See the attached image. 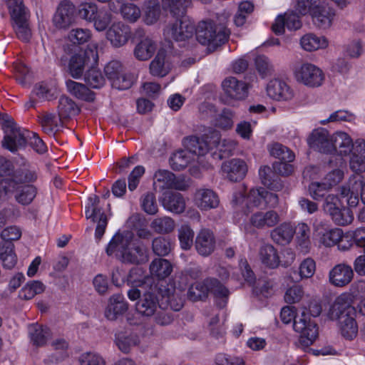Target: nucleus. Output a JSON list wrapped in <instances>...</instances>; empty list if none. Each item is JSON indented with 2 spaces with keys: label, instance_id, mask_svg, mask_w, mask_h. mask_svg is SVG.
<instances>
[{
  "label": "nucleus",
  "instance_id": "obj_1",
  "mask_svg": "<svg viewBox=\"0 0 365 365\" xmlns=\"http://www.w3.org/2000/svg\"><path fill=\"white\" fill-rule=\"evenodd\" d=\"M246 188L244 185L238 187L232 197V205L235 210V220L246 232H251L250 226L241 223L244 216H247L255 208H263L266 206L275 207L278 204V197L276 194L268 192L264 188L250 190L249 194L245 196Z\"/></svg>",
  "mask_w": 365,
  "mask_h": 365
},
{
  "label": "nucleus",
  "instance_id": "obj_2",
  "mask_svg": "<svg viewBox=\"0 0 365 365\" xmlns=\"http://www.w3.org/2000/svg\"><path fill=\"white\" fill-rule=\"evenodd\" d=\"M106 252L108 255H115L126 263L140 264L148 261V250L130 231L117 232L110 240Z\"/></svg>",
  "mask_w": 365,
  "mask_h": 365
},
{
  "label": "nucleus",
  "instance_id": "obj_3",
  "mask_svg": "<svg viewBox=\"0 0 365 365\" xmlns=\"http://www.w3.org/2000/svg\"><path fill=\"white\" fill-rule=\"evenodd\" d=\"M185 150L193 157L195 155H204L210 150L217 148L222 155H229L235 148V143L224 140L220 142V133L219 131L208 128L205 130L202 138L190 136L184 140Z\"/></svg>",
  "mask_w": 365,
  "mask_h": 365
},
{
  "label": "nucleus",
  "instance_id": "obj_4",
  "mask_svg": "<svg viewBox=\"0 0 365 365\" xmlns=\"http://www.w3.org/2000/svg\"><path fill=\"white\" fill-rule=\"evenodd\" d=\"M5 127V137L3 146L11 152L25 145L26 142L33 149L39 153L46 151V145L43 141L34 133L29 130H21L16 128L13 122L7 121Z\"/></svg>",
  "mask_w": 365,
  "mask_h": 365
},
{
  "label": "nucleus",
  "instance_id": "obj_5",
  "mask_svg": "<svg viewBox=\"0 0 365 365\" xmlns=\"http://www.w3.org/2000/svg\"><path fill=\"white\" fill-rule=\"evenodd\" d=\"M197 41L209 49H215L225 43L229 36L227 29L222 25H217L212 21H202L195 28Z\"/></svg>",
  "mask_w": 365,
  "mask_h": 365
},
{
  "label": "nucleus",
  "instance_id": "obj_6",
  "mask_svg": "<svg viewBox=\"0 0 365 365\" xmlns=\"http://www.w3.org/2000/svg\"><path fill=\"white\" fill-rule=\"evenodd\" d=\"M76 13L82 20L92 23L96 31H105L110 24L113 16L106 11L100 10L93 1H82L76 9Z\"/></svg>",
  "mask_w": 365,
  "mask_h": 365
},
{
  "label": "nucleus",
  "instance_id": "obj_7",
  "mask_svg": "<svg viewBox=\"0 0 365 365\" xmlns=\"http://www.w3.org/2000/svg\"><path fill=\"white\" fill-rule=\"evenodd\" d=\"M98 61L97 45H89L86 49H80L71 56L68 64V73L73 78L79 79L86 69L97 65Z\"/></svg>",
  "mask_w": 365,
  "mask_h": 365
},
{
  "label": "nucleus",
  "instance_id": "obj_8",
  "mask_svg": "<svg viewBox=\"0 0 365 365\" xmlns=\"http://www.w3.org/2000/svg\"><path fill=\"white\" fill-rule=\"evenodd\" d=\"M13 29L17 37L22 41H29L31 31L28 21V13L22 0H6Z\"/></svg>",
  "mask_w": 365,
  "mask_h": 365
},
{
  "label": "nucleus",
  "instance_id": "obj_9",
  "mask_svg": "<svg viewBox=\"0 0 365 365\" xmlns=\"http://www.w3.org/2000/svg\"><path fill=\"white\" fill-rule=\"evenodd\" d=\"M208 292H212L217 300H221V302H218L219 306L222 307L225 305L229 291L215 279H207L205 282H197L192 284L189 288L187 297L190 300L196 301L205 297Z\"/></svg>",
  "mask_w": 365,
  "mask_h": 365
},
{
  "label": "nucleus",
  "instance_id": "obj_10",
  "mask_svg": "<svg viewBox=\"0 0 365 365\" xmlns=\"http://www.w3.org/2000/svg\"><path fill=\"white\" fill-rule=\"evenodd\" d=\"M195 34L194 22L187 16H182L180 19L169 23L163 30L164 37L170 41L185 42L193 39Z\"/></svg>",
  "mask_w": 365,
  "mask_h": 365
},
{
  "label": "nucleus",
  "instance_id": "obj_11",
  "mask_svg": "<svg viewBox=\"0 0 365 365\" xmlns=\"http://www.w3.org/2000/svg\"><path fill=\"white\" fill-rule=\"evenodd\" d=\"M322 209L337 225L346 226L354 220V214L350 207L341 206L340 200L336 195L329 194L327 196Z\"/></svg>",
  "mask_w": 365,
  "mask_h": 365
},
{
  "label": "nucleus",
  "instance_id": "obj_12",
  "mask_svg": "<svg viewBox=\"0 0 365 365\" xmlns=\"http://www.w3.org/2000/svg\"><path fill=\"white\" fill-rule=\"evenodd\" d=\"M295 80L307 87L317 88L322 85L324 73L317 66L305 62L296 65L293 69Z\"/></svg>",
  "mask_w": 365,
  "mask_h": 365
},
{
  "label": "nucleus",
  "instance_id": "obj_13",
  "mask_svg": "<svg viewBox=\"0 0 365 365\" xmlns=\"http://www.w3.org/2000/svg\"><path fill=\"white\" fill-rule=\"evenodd\" d=\"M294 331L299 334V344L303 349L308 348L318 336V327L310 317L303 312L294 322Z\"/></svg>",
  "mask_w": 365,
  "mask_h": 365
},
{
  "label": "nucleus",
  "instance_id": "obj_14",
  "mask_svg": "<svg viewBox=\"0 0 365 365\" xmlns=\"http://www.w3.org/2000/svg\"><path fill=\"white\" fill-rule=\"evenodd\" d=\"M85 209L86 218L97 222L95 235L97 239H101L105 232L108 219L101 211L98 197L95 195L89 196Z\"/></svg>",
  "mask_w": 365,
  "mask_h": 365
},
{
  "label": "nucleus",
  "instance_id": "obj_15",
  "mask_svg": "<svg viewBox=\"0 0 365 365\" xmlns=\"http://www.w3.org/2000/svg\"><path fill=\"white\" fill-rule=\"evenodd\" d=\"M36 179L37 173L34 170L22 168L15 171L12 177L3 179L1 186L5 195H9L14 192L16 185L31 184Z\"/></svg>",
  "mask_w": 365,
  "mask_h": 365
},
{
  "label": "nucleus",
  "instance_id": "obj_16",
  "mask_svg": "<svg viewBox=\"0 0 365 365\" xmlns=\"http://www.w3.org/2000/svg\"><path fill=\"white\" fill-rule=\"evenodd\" d=\"M335 12L327 0H317L313 4L312 18L314 24L319 28L327 29L331 27L334 21Z\"/></svg>",
  "mask_w": 365,
  "mask_h": 365
},
{
  "label": "nucleus",
  "instance_id": "obj_17",
  "mask_svg": "<svg viewBox=\"0 0 365 365\" xmlns=\"http://www.w3.org/2000/svg\"><path fill=\"white\" fill-rule=\"evenodd\" d=\"M267 96L277 101H289L294 97V91L284 81L274 78L269 81L266 87Z\"/></svg>",
  "mask_w": 365,
  "mask_h": 365
},
{
  "label": "nucleus",
  "instance_id": "obj_18",
  "mask_svg": "<svg viewBox=\"0 0 365 365\" xmlns=\"http://www.w3.org/2000/svg\"><path fill=\"white\" fill-rule=\"evenodd\" d=\"M106 30L107 40L115 48L123 46L130 38V28L121 21L110 24Z\"/></svg>",
  "mask_w": 365,
  "mask_h": 365
},
{
  "label": "nucleus",
  "instance_id": "obj_19",
  "mask_svg": "<svg viewBox=\"0 0 365 365\" xmlns=\"http://www.w3.org/2000/svg\"><path fill=\"white\" fill-rule=\"evenodd\" d=\"M247 171V163L240 158H232L225 161L221 167L222 175L232 182L242 180L246 176Z\"/></svg>",
  "mask_w": 365,
  "mask_h": 365
},
{
  "label": "nucleus",
  "instance_id": "obj_20",
  "mask_svg": "<svg viewBox=\"0 0 365 365\" xmlns=\"http://www.w3.org/2000/svg\"><path fill=\"white\" fill-rule=\"evenodd\" d=\"M362 187V177L353 176L349 178L347 183L341 186L339 194L349 207H355L359 202V194Z\"/></svg>",
  "mask_w": 365,
  "mask_h": 365
},
{
  "label": "nucleus",
  "instance_id": "obj_21",
  "mask_svg": "<svg viewBox=\"0 0 365 365\" xmlns=\"http://www.w3.org/2000/svg\"><path fill=\"white\" fill-rule=\"evenodd\" d=\"M172 66L170 53L164 48H160L150 63V73L153 76L162 78L170 71Z\"/></svg>",
  "mask_w": 365,
  "mask_h": 365
},
{
  "label": "nucleus",
  "instance_id": "obj_22",
  "mask_svg": "<svg viewBox=\"0 0 365 365\" xmlns=\"http://www.w3.org/2000/svg\"><path fill=\"white\" fill-rule=\"evenodd\" d=\"M154 186L160 190L175 189L185 190L187 184L179 178H176L174 174L166 170H159L154 175Z\"/></svg>",
  "mask_w": 365,
  "mask_h": 365
},
{
  "label": "nucleus",
  "instance_id": "obj_23",
  "mask_svg": "<svg viewBox=\"0 0 365 365\" xmlns=\"http://www.w3.org/2000/svg\"><path fill=\"white\" fill-rule=\"evenodd\" d=\"M309 145L321 153L332 152V135L325 128L314 130L307 138Z\"/></svg>",
  "mask_w": 365,
  "mask_h": 365
},
{
  "label": "nucleus",
  "instance_id": "obj_24",
  "mask_svg": "<svg viewBox=\"0 0 365 365\" xmlns=\"http://www.w3.org/2000/svg\"><path fill=\"white\" fill-rule=\"evenodd\" d=\"M76 7L70 2L61 3L53 17V23L56 28L67 29L75 23Z\"/></svg>",
  "mask_w": 365,
  "mask_h": 365
},
{
  "label": "nucleus",
  "instance_id": "obj_25",
  "mask_svg": "<svg viewBox=\"0 0 365 365\" xmlns=\"http://www.w3.org/2000/svg\"><path fill=\"white\" fill-rule=\"evenodd\" d=\"M354 277V271L350 265L341 263L335 265L329 272V283L336 287L348 285Z\"/></svg>",
  "mask_w": 365,
  "mask_h": 365
},
{
  "label": "nucleus",
  "instance_id": "obj_26",
  "mask_svg": "<svg viewBox=\"0 0 365 365\" xmlns=\"http://www.w3.org/2000/svg\"><path fill=\"white\" fill-rule=\"evenodd\" d=\"M301 26L299 16L293 11H288L277 16L272 28L274 34L282 35L284 33L285 28L289 31H295L299 29Z\"/></svg>",
  "mask_w": 365,
  "mask_h": 365
},
{
  "label": "nucleus",
  "instance_id": "obj_27",
  "mask_svg": "<svg viewBox=\"0 0 365 365\" xmlns=\"http://www.w3.org/2000/svg\"><path fill=\"white\" fill-rule=\"evenodd\" d=\"M222 87L227 98L230 100H242L248 94V85L234 77L225 78L222 83Z\"/></svg>",
  "mask_w": 365,
  "mask_h": 365
},
{
  "label": "nucleus",
  "instance_id": "obj_28",
  "mask_svg": "<svg viewBox=\"0 0 365 365\" xmlns=\"http://www.w3.org/2000/svg\"><path fill=\"white\" fill-rule=\"evenodd\" d=\"M354 296L351 292H343L339 295L331 305L327 317L331 320L341 319L342 316H347L345 313L353 304Z\"/></svg>",
  "mask_w": 365,
  "mask_h": 365
},
{
  "label": "nucleus",
  "instance_id": "obj_29",
  "mask_svg": "<svg viewBox=\"0 0 365 365\" xmlns=\"http://www.w3.org/2000/svg\"><path fill=\"white\" fill-rule=\"evenodd\" d=\"M193 202L201 211L215 209L220 205L218 195L212 190L207 188L197 190L194 194Z\"/></svg>",
  "mask_w": 365,
  "mask_h": 365
},
{
  "label": "nucleus",
  "instance_id": "obj_30",
  "mask_svg": "<svg viewBox=\"0 0 365 365\" xmlns=\"http://www.w3.org/2000/svg\"><path fill=\"white\" fill-rule=\"evenodd\" d=\"M319 242L327 247H331L335 245L340 251H346V249L342 248L346 238V232L340 228H332L326 230L324 232L319 233Z\"/></svg>",
  "mask_w": 365,
  "mask_h": 365
},
{
  "label": "nucleus",
  "instance_id": "obj_31",
  "mask_svg": "<svg viewBox=\"0 0 365 365\" xmlns=\"http://www.w3.org/2000/svg\"><path fill=\"white\" fill-rule=\"evenodd\" d=\"M299 43L304 51L314 52L327 49L329 46V41L324 36L308 33L301 37Z\"/></svg>",
  "mask_w": 365,
  "mask_h": 365
},
{
  "label": "nucleus",
  "instance_id": "obj_32",
  "mask_svg": "<svg viewBox=\"0 0 365 365\" xmlns=\"http://www.w3.org/2000/svg\"><path fill=\"white\" fill-rule=\"evenodd\" d=\"M128 304L120 294L112 295L105 311V316L109 320H115L128 309Z\"/></svg>",
  "mask_w": 365,
  "mask_h": 365
},
{
  "label": "nucleus",
  "instance_id": "obj_33",
  "mask_svg": "<svg viewBox=\"0 0 365 365\" xmlns=\"http://www.w3.org/2000/svg\"><path fill=\"white\" fill-rule=\"evenodd\" d=\"M163 207L168 211L180 214L185 209V201L180 193L166 191L160 200Z\"/></svg>",
  "mask_w": 365,
  "mask_h": 365
},
{
  "label": "nucleus",
  "instance_id": "obj_34",
  "mask_svg": "<svg viewBox=\"0 0 365 365\" xmlns=\"http://www.w3.org/2000/svg\"><path fill=\"white\" fill-rule=\"evenodd\" d=\"M115 343L118 349L129 353L133 349L139 346L140 339L138 334L132 331H120L115 334Z\"/></svg>",
  "mask_w": 365,
  "mask_h": 365
},
{
  "label": "nucleus",
  "instance_id": "obj_35",
  "mask_svg": "<svg viewBox=\"0 0 365 365\" xmlns=\"http://www.w3.org/2000/svg\"><path fill=\"white\" fill-rule=\"evenodd\" d=\"M66 86L67 91L79 100L91 102L95 99V93L81 83L73 80H67Z\"/></svg>",
  "mask_w": 365,
  "mask_h": 365
},
{
  "label": "nucleus",
  "instance_id": "obj_36",
  "mask_svg": "<svg viewBox=\"0 0 365 365\" xmlns=\"http://www.w3.org/2000/svg\"><path fill=\"white\" fill-rule=\"evenodd\" d=\"M354 147L352 139L346 133L339 131L332 135V151L347 155Z\"/></svg>",
  "mask_w": 365,
  "mask_h": 365
},
{
  "label": "nucleus",
  "instance_id": "obj_37",
  "mask_svg": "<svg viewBox=\"0 0 365 365\" xmlns=\"http://www.w3.org/2000/svg\"><path fill=\"white\" fill-rule=\"evenodd\" d=\"M344 245L341 246L346 251L349 250L354 245L362 248L365 252V227H359L346 232Z\"/></svg>",
  "mask_w": 365,
  "mask_h": 365
},
{
  "label": "nucleus",
  "instance_id": "obj_38",
  "mask_svg": "<svg viewBox=\"0 0 365 365\" xmlns=\"http://www.w3.org/2000/svg\"><path fill=\"white\" fill-rule=\"evenodd\" d=\"M195 247L201 255L211 254L215 248V240L212 232L208 230H202L197 236Z\"/></svg>",
  "mask_w": 365,
  "mask_h": 365
},
{
  "label": "nucleus",
  "instance_id": "obj_39",
  "mask_svg": "<svg viewBox=\"0 0 365 365\" xmlns=\"http://www.w3.org/2000/svg\"><path fill=\"white\" fill-rule=\"evenodd\" d=\"M297 247L301 252L307 254L311 247L310 229L307 224L299 222L294 229Z\"/></svg>",
  "mask_w": 365,
  "mask_h": 365
},
{
  "label": "nucleus",
  "instance_id": "obj_40",
  "mask_svg": "<svg viewBox=\"0 0 365 365\" xmlns=\"http://www.w3.org/2000/svg\"><path fill=\"white\" fill-rule=\"evenodd\" d=\"M349 163L350 168L354 172L365 171V141H356Z\"/></svg>",
  "mask_w": 365,
  "mask_h": 365
},
{
  "label": "nucleus",
  "instance_id": "obj_41",
  "mask_svg": "<svg viewBox=\"0 0 365 365\" xmlns=\"http://www.w3.org/2000/svg\"><path fill=\"white\" fill-rule=\"evenodd\" d=\"M279 217L274 211H268L265 213L256 212L250 218V223L257 228L273 227L278 223Z\"/></svg>",
  "mask_w": 365,
  "mask_h": 365
},
{
  "label": "nucleus",
  "instance_id": "obj_42",
  "mask_svg": "<svg viewBox=\"0 0 365 365\" xmlns=\"http://www.w3.org/2000/svg\"><path fill=\"white\" fill-rule=\"evenodd\" d=\"M156 50V44L149 37L143 38L134 48V56L139 61H147L151 58Z\"/></svg>",
  "mask_w": 365,
  "mask_h": 365
},
{
  "label": "nucleus",
  "instance_id": "obj_43",
  "mask_svg": "<svg viewBox=\"0 0 365 365\" xmlns=\"http://www.w3.org/2000/svg\"><path fill=\"white\" fill-rule=\"evenodd\" d=\"M11 242H3L0 244V261L6 269H12L17 263V256Z\"/></svg>",
  "mask_w": 365,
  "mask_h": 365
},
{
  "label": "nucleus",
  "instance_id": "obj_44",
  "mask_svg": "<svg viewBox=\"0 0 365 365\" xmlns=\"http://www.w3.org/2000/svg\"><path fill=\"white\" fill-rule=\"evenodd\" d=\"M294 229L289 223H283L271 232L272 240L277 244L285 245L289 244L294 236Z\"/></svg>",
  "mask_w": 365,
  "mask_h": 365
},
{
  "label": "nucleus",
  "instance_id": "obj_45",
  "mask_svg": "<svg viewBox=\"0 0 365 365\" xmlns=\"http://www.w3.org/2000/svg\"><path fill=\"white\" fill-rule=\"evenodd\" d=\"M29 336L32 343L38 346H43L51 336V330L40 324H32L29 327Z\"/></svg>",
  "mask_w": 365,
  "mask_h": 365
},
{
  "label": "nucleus",
  "instance_id": "obj_46",
  "mask_svg": "<svg viewBox=\"0 0 365 365\" xmlns=\"http://www.w3.org/2000/svg\"><path fill=\"white\" fill-rule=\"evenodd\" d=\"M156 309V297L150 292L144 294L143 298L136 304V312L142 316H152Z\"/></svg>",
  "mask_w": 365,
  "mask_h": 365
},
{
  "label": "nucleus",
  "instance_id": "obj_47",
  "mask_svg": "<svg viewBox=\"0 0 365 365\" xmlns=\"http://www.w3.org/2000/svg\"><path fill=\"white\" fill-rule=\"evenodd\" d=\"M173 267L170 262L165 259L157 258L152 261L150 265V274L159 279L168 277L172 272Z\"/></svg>",
  "mask_w": 365,
  "mask_h": 365
},
{
  "label": "nucleus",
  "instance_id": "obj_48",
  "mask_svg": "<svg viewBox=\"0 0 365 365\" xmlns=\"http://www.w3.org/2000/svg\"><path fill=\"white\" fill-rule=\"evenodd\" d=\"M339 329L341 336L347 339L352 340L358 334V325L356 320L350 316H342L339 321Z\"/></svg>",
  "mask_w": 365,
  "mask_h": 365
},
{
  "label": "nucleus",
  "instance_id": "obj_49",
  "mask_svg": "<svg viewBox=\"0 0 365 365\" xmlns=\"http://www.w3.org/2000/svg\"><path fill=\"white\" fill-rule=\"evenodd\" d=\"M15 198L21 205L30 204L36 197L37 190L32 184L18 185L14 190Z\"/></svg>",
  "mask_w": 365,
  "mask_h": 365
},
{
  "label": "nucleus",
  "instance_id": "obj_50",
  "mask_svg": "<svg viewBox=\"0 0 365 365\" xmlns=\"http://www.w3.org/2000/svg\"><path fill=\"white\" fill-rule=\"evenodd\" d=\"M259 257L262 264L269 268H276L280 263L277 250L271 245H264L261 247Z\"/></svg>",
  "mask_w": 365,
  "mask_h": 365
},
{
  "label": "nucleus",
  "instance_id": "obj_51",
  "mask_svg": "<svg viewBox=\"0 0 365 365\" xmlns=\"http://www.w3.org/2000/svg\"><path fill=\"white\" fill-rule=\"evenodd\" d=\"M79 112L76 103L66 96L60 98L58 106V113L60 119L68 118L76 115Z\"/></svg>",
  "mask_w": 365,
  "mask_h": 365
},
{
  "label": "nucleus",
  "instance_id": "obj_52",
  "mask_svg": "<svg viewBox=\"0 0 365 365\" xmlns=\"http://www.w3.org/2000/svg\"><path fill=\"white\" fill-rule=\"evenodd\" d=\"M336 165L337 168L329 171L324 179L330 188L339 184L344 177L346 162L340 158L337 160Z\"/></svg>",
  "mask_w": 365,
  "mask_h": 365
},
{
  "label": "nucleus",
  "instance_id": "obj_53",
  "mask_svg": "<svg viewBox=\"0 0 365 365\" xmlns=\"http://www.w3.org/2000/svg\"><path fill=\"white\" fill-rule=\"evenodd\" d=\"M45 290L44 284L37 280L27 282L20 290L19 297L25 300H30L36 295L43 293Z\"/></svg>",
  "mask_w": 365,
  "mask_h": 365
},
{
  "label": "nucleus",
  "instance_id": "obj_54",
  "mask_svg": "<svg viewBox=\"0 0 365 365\" xmlns=\"http://www.w3.org/2000/svg\"><path fill=\"white\" fill-rule=\"evenodd\" d=\"M144 21L151 25L157 22L160 15V6L158 0H148L144 5Z\"/></svg>",
  "mask_w": 365,
  "mask_h": 365
},
{
  "label": "nucleus",
  "instance_id": "obj_55",
  "mask_svg": "<svg viewBox=\"0 0 365 365\" xmlns=\"http://www.w3.org/2000/svg\"><path fill=\"white\" fill-rule=\"evenodd\" d=\"M356 119V115L345 109L337 110L333 113H331L329 116L324 120L320 121V124L326 125L329 123H337V122H349V123H354Z\"/></svg>",
  "mask_w": 365,
  "mask_h": 365
},
{
  "label": "nucleus",
  "instance_id": "obj_56",
  "mask_svg": "<svg viewBox=\"0 0 365 365\" xmlns=\"http://www.w3.org/2000/svg\"><path fill=\"white\" fill-rule=\"evenodd\" d=\"M96 66H93L87 70L84 76V80L91 87L100 88L104 86L106 79Z\"/></svg>",
  "mask_w": 365,
  "mask_h": 365
},
{
  "label": "nucleus",
  "instance_id": "obj_57",
  "mask_svg": "<svg viewBox=\"0 0 365 365\" xmlns=\"http://www.w3.org/2000/svg\"><path fill=\"white\" fill-rule=\"evenodd\" d=\"M235 113L225 108L214 119L213 125L224 130L231 129L234 125Z\"/></svg>",
  "mask_w": 365,
  "mask_h": 365
},
{
  "label": "nucleus",
  "instance_id": "obj_58",
  "mask_svg": "<svg viewBox=\"0 0 365 365\" xmlns=\"http://www.w3.org/2000/svg\"><path fill=\"white\" fill-rule=\"evenodd\" d=\"M192 159L193 157L185 149L175 153L170 159V164L173 169L180 170L185 168Z\"/></svg>",
  "mask_w": 365,
  "mask_h": 365
},
{
  "label": "nucleus",
  "instance_id": "obj_59",
  "mask_svg": "<svg viewBox=\"0 0 365 365\" xmlns=\"http://www.w3.org/2000/svg\"><path fill=\"white\" fill-rule=\"evenodd\" d=\"M119 12L122 18L130 23H134L140 17V8L133 3H123L121 4Z\"/></svg>",
  "mask_w": 365,
  "mask_h": 365
},
{
  "label": "nucleus",
  "instance_id": "obj_60",
  "mask_svg": "<svg viewBox=\"0 0 365 365\" xmlns=\"http://www.w3.org/2000/svg\"><path fill=\"white\" fill-rule=\"evenodd\" d=\"M92 37V32L88 29L76 28L68 34V39L73 44L81 45L88 42Z\"/></svg>",
  "mask_w": 365,
  "mask_h": 365
},
{
  "label": "nucleus",
  "instance_id": "obj_61",
  "mask_svg": "<svg viewBox=\"0 0 365 365\" xmlns=\"http://www.w3.org/2000/svg\"><path fill=\"white\" fill-rule=\"evenodd\" d=\"M259 175L262 183L271 190L278 191L281 185L272 179L273 172L268 166H262L259 170Z\"/></svg>",
  "mask_w": 365,
  "mask_h": 365
},
{
  "label": "nucleus",
  "instance_id": "obj_62",
  "mask_svg": "<svg viewBox=\"0 0 365 365\" xmlns=\"http://www.w3.org/2000/svg\"><path fill=\"white\" fill-rule=\"evenodd\" d=\"M330 187L324 180L323 182L314 181L311 182L308 187L309 195L315 200H321L326 198Z\"/></svg>",
  "mask_w": 365,
  "mask_h": 365
},
{
  "label": "nucleus",
  "instance_id": "obj_63",
  "mask_svg": "<svg viewBox=\"0 0 365 365\" xmlns=\"http://www.w3.org/2000/svg\"><path fill=\"white\" fill-rule=\"evenodd\" d=\"M269 150L272 156L279 159L281 161L292 162L295 158L292 150L279 143L272 144L269 147Z\"/></svg>",
  "mask_w": 365,
  "mask_h": 365
},
{
  "label": "nucleus",
  "instance_id": "obj_64",
  "mask_svg": "<svg viewBox=\"0 0 365 365\" xmlns=\"http://www.w3.org/2000/svg\"><path fill=\"white\" fill-rule=\"evenodd\" d=\"M150 227L156 232L168 233L174 230L175 222L169 217H158L152 221Z\"/></svg>",
  "mask_w": 365,
  "mask_h": 365
}]
</instances>
